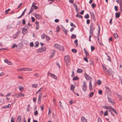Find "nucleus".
Returning a JSON list of instances; mask_svg holds the SVG:
<instances>
[{
  "instance_id": "f257e3e1",
  "label": "nucleus",
  "mask_w": 122,
  "mask_h": 122,
  "mask_svg": "<svg viewBox=\"0 0 122 122\" xmlns=\"http://www.w3.org/2000/svg\"><path fill=\"white\" fill-rule=\"evenodd\" d=\"M87 86L85 81L83 82V83L82 87V89L83 91L84 92H85L86 90Z\"/></svg>"
},
{
  "instance_id": "f03ea898",
  "label": "nucleus",
  "mask_w": 122,
  "mask_h": 122,
  "mask_svg": "<svg viewBox=\"0 0 122 122\" xmlns=\"http://www.w3.org/2000/svg\"><path fill=\"white\" fill-rule=\"evenodd\" d=\"M84 75L86 79L87 80H89L90 81H91L92 80V78L90 76H89V75H88L86 73H85L84 74Z\"/></svg>"
},
{
  "instance_id": "7ed1b4c3",
  "label": "nucleus",
  "mask_w": 122,
  "mask_h": 122,
  "mask_svg": "<svg viewBox=\"0 0 122 122\" xmlns=\"http://www.w3.org/2000/svg\"><path fill=\"white\" fill-rule=\"evenodd\" d=\"M65 61L67 63H69L70 61V57L69 56H66L64 57Z\"/></svg>"
},
{
  "instance_id": "20e7f679",
  "label": "nucleus",
  "mask_w": 122,
  "mask_h": 122,
  "mask_svg": "<svg viewBox=\"0 0 122 122\" xmlns=\"http://www.w3.org/2000/svg\"><path fill=\"white\" fill-rule=\"evenodd\" d=\"M46 49V47H43L37 50V51L39 53H41L43 51H45Z\"/></svg>"
},
{
  "instance_id": "39448f33",
  "label": "nucleus",
  "mask_w": 122,
  "mask_h": 122,
  "mask_svg": "<svg viewBox=\"0 0 122 122\" xmlns=\"http://www.w3.org/2000/svg\"><path fill=\"white\" fill-rule=\"evenodd\" d=\"M47 75L48 76H52V77H53V78L56 79V80H57V77L55 75L51 73L48 72L47 74Z\"/></svg>"
},
{
  "instance_id": "423d86ee",
  "label": "nucleus",
  "mask_w": 122,
  "mask_h": 122,
  "mask_svg": "<svg viewBox=\"0 0 122 122\" xmlns=\"http://www.w3.org/2000/svg\"><path fill=\"white\" fill-rule=\"evenodd\" d=\"M15 96L17 98H18L19 97H24L25 96V95L23 93H20L17 94L16 95H15Z\"/></svg>"
},
{
  "instance_id": "0eeeda50",
  "label": "nucleus",
  "mask_w": 122,
  "mask_h": 122,
  "mask_svg": "<svg viewBox=\"0 0 122 122\" xmlns=\"http://www.w3.org/2000/svg\"><path fill=\"white\" fill-rule=\"evenodd\" d=\"M42 95V93H39V96H38V102L39 103V104H40L41 103V98Z\"/></svg>"
},
{
  "instance_id": "6e6552de",
  "label": "nucleus",
  "mask_w": 122,
  "mask_h": 122,
  "mask_svg": "<svg viewBox=\"0 0 122 122\" xmlns=\"http://www.w3.org/2000/svg\"><path fill=\"white\" fill-rule=\"evenodd\" d=\"M4 62L7 63L8 64L10 65H12V63L10 61H9L8 60L5 59L4 60Z\"/></svg>"
},
{
  "instance_id": "1a4fd4ad",
  "label": "nucleus",
  "mask_w": 122,
  "mask_h": 122,
  "mask_svg": "<svg viewBox=\"0 0 122 122\" xmlns=\"http://www.w3.org/2000/svg\"><path fill=\"white\" fill-rule=\"evenodd\" d=\"M34 14L35 15V16L37 19L39 20L41 18V17L40 15L39 14H36L35 13H34Z\"/></svg>"
},
{
  "instance_id": "9d476101",
  "label": "nucleus",
  "mask_w": 122,
  "mask_h": 122,
  "mask_svg": "<svg viewBox=\"0 0 122 122\" xmlns=\"http://www.w3.org/2000/svg\"><path fill=\"white\" fill-rule=\"evenodd\" d=\"M90 30H91L93 31L95 29V27L94 24L91 23L90 25Z\"/></svg>"
},
{
  "instance_id": "9b49d317",
  "label": "nucleus",
  "mask_w": 122,
  "mask_h": 122,
  "mask_svg": "<svg viewBox=\"0 0 122 122\" xmlns=\"http://www.w3.org/2000/svg\"><path fill=\"white\" fill-rule=\"evenodd\" d=\"M106 89V92L107 94H110L111 92V91L106 86L105 87Z\"/></svg>"
},
{
  "instance_id": "f8f14e48",
  "label": "nucleus",
  "mask_w": 122,
  "mask_h": 122,
  "mask_svg": "<svg viewBox=\"0 0 122 122\" xmlns=\"http://www.w3.org/2000/svg\"><path fill=\"white\" fill-rule=\"evenodd\" d=\"M107 73L109 75H111V74H112V69H109L108 70H107Z\"/></svg>"
},
{
  "instance_id": "ddd939ff",
  "label": "nucleus",
  "mask_w": 122,
  "mask_h": 122,
  "mask_svg": "<svg viewBox=\"0 0 122 122\" xmlns=\"http://www.w3.org/2000/svg\"><path fill=\"white\" fill-rule=\"evenodd\" d=\"M81 120L82 122H87V119L83 117H81Z\"/></svg>"
},
{
  "instance_id": "4468645a",
  "label": "nucleus",
  "mask_w": 122,
  "mask_h": 122,
  "mask_svg": "<svg viewBox=\"0 0 122 122\" xmlns=\"http://www.w3.org/2000/svg\"><path fill=\"white\" fill-rule=\"evenodd\" d=\"M27 30V28H23L22 30L23 34L24 35L26 33Z\"/></svg>"
},
{
  "instance_id": "2eb2a0df",
  "label": "nucleus",
  "mask_w": 122,
  "mask_h": 122,
  "mask_svg": "<svg viewBox=\"0 0 122 122\" xmlns=\"http://www.w3.org/2000/svg\"><path fill=\"white\" fill-rule=\"evenodd\" d=\"M102 66L103 68L104 71L105 72H107V68L102 65Z\"/></svg>"
},
{
  "instance_id": "dca6fc26",
  "label": "nucleus",
  "mask_w": 122,
  "mask_h": 122,
  "mask_svg": "<svg viewBox=\"0 0 122 122\" xmlns=\"http://www.w3.org/2000/svg\"><path fill=\"white\" fill-rule=\"evenodd\" d=\"M89 90L90 91H91L92 90V84L91 82L90 81L89 82Z\"/></svg>"
},
{
  "instance_id": "f3484780",
  "label": "nucleus",
  "mask_w": 122,
  "mask_h": 122,
  "mask_svg": "<svg viewBox=\"0 0 122 122\" xmlns=\"http://www.w3.org/2000/svg\"><path fill=\"white\" fill-rule=\"evenodd\" d=\"M85 53L86 54V57H88L89 56V54L87 51L85 49H84Z\"/></svg>"
},
{
  "instance_id": "a211bd4d",
  "label": "nucleus",
  "mask_w": 122,
  "mask_h": 122,
  "mask_svg": "<svg viewBox=\"0 0 122 122\" xmlns=\"http://www.w3.org/2000/svg\"><path fill=\"white\" fill-rule=\"evenodd\" d=\"M35 23L36 25V29L37 30L39 28V23L38 21H36L35 22Z\"/></svg>"
},
{
  "instance_id": "6ab92c4d",
  "label": "nucleus",
  "mask_w": 122,
  "mask_h": 122,
  "mask_svg": "<svg viewBox=\"0 0 122 122\" xmlns=\"http://www.w3.org/2000/svg\"><path fill=\"white\" fill-rule=\"evenodd\" d=\"M120 12L116 13H115L116 17L117 18L119 17L120 15Z\"/></svg>"
},
{
  "instance_id": "aec40b11",
  "label": "nucleus",
  "mask_w": 122,
  "mask_h": 122,
  "mask_svg": "<svg viewBox=\"0 0 122 122\" xmlns=\"http://www.w3.org/2000/svg\"><path fill=\"white\" fill-rule=\"evenodd\" d=\"M58 49L59 50L61 51H63L64 50V47L63 46H61L60 45Z\"/></svg>"
},
{
  "instance_id": "412c9836",
  "label": "nucleus",
  "mask_w": 122,
  "mask_h": 122,
  "mask_svg": "<svg viewBox=\"0 0 122 122\" xmlns=\"http://www.w3.org/2000/svg\"><path fill=\"white\" fill-rule=\"evenodd\" d=\"M75 88V86H74L73 85L71 84V86L70 87V89L71 90H73V92H74V89Z\"/></svg>"
},
{
  "instance_id": "4be33fe9",
  "label": "nucleus",
  "mask_w": 122,
  "mask_h": 122,
  "mask_svg": "<svg viewBox=\"0 0 122 122\" xmlns=\"http://www.w3.org/2000/svg\"><path fill=\"white\" fill-rule=\"evenodd\" d=\"M43 90V88L42 87H41L37 91V92L36 93V95L38 93H39L40 92H42Z\"/></svg>"
},
{
  "instance_id": "5701e85b",
  "label": "nucleus",
  "mask_w": 122,
  "mask_h": 122,
  "mask_svg": "<svg viewBox=\"0 0 122 122\" xmlns=\"http://www.w3.org/2000/svg\"><path fill=\"white\" fill-rule=\"evenodd\" d=\"M60 45L58 44H55L54 45V47L57 49H58Z\"/></svg>"
},
{
  "instance_id": "b1692460",
  "label": "nucleus",
  "mask_w": 122,
  "mask_h": 122,
  "mask_svg": "<svg viewBox=\"0 0 122 122\" xmlns=\"http://www.w3.org/2000/svg\"><path fill=\"white\" fill-rule=\"evenodd\" d=\"M25 71H31L32 70V69L31 68H25Z\"/></svg>"
},
{
  "instance_id": "393cba45",
  "label": "nucleus",
  "mask_w": 122,
  "mask_h": 122,
  "mask_svg": "<svg viewBox=\"0 0 122 122\" xmlns=\"http://www.w3.org/2000/svg\"><path fill=\"white\" fill-rule=\"evenodd\" d=\"M21 120V116H18L17 118V122H20Z\"/></svg>"
},
{
  "instance_id": "a878e982",
  "label": "nucleus",
  "mask_w": 122,
  "mask_h": 122,
  "mask_svg": "<svg viewBox=\"0 0 122 122\" xmlns=\"http://www.w3.org/2000/svg\"><path fill=\"white\" fill-rule=\"evenodd\" d=\"M76 36L74 34H72L71 36V38L72 39H74L76 38Z\"/></svg>"
},
{
  "instance_id": "bb28decb",
  "label": "nucleus",
  "mask_w": 122,
  "mask_h": 122,
  "mask_svg": "<svg viewBox=\"0 0 122 122\" xmlns=\"http://www.w3.org/2000/svg\"><path fill=\"white\" fill-rule=\"evenodd\" d=\"M19 88L20 91H22L24 89V87L22 86H20L19 87Z\"/></svg>"
},
{
  "instance_id": "cd10ccee",
  "label": "nucleus",
  "mask_w": 122,
  "mask_h": 122,
  "mask_svg": "<svg viewBox=\"0 0 122 122\" xmlns=\"http://www.w3.org/2000/svg\"><path fill=\"white\" fill-rule=\"evenodd\" d=\"M110 107L115 114H117V113L115 109L114 108H112L110 106Z\"/></svg>"
},
{
  "instance_id": "c85d7f7f",
  "label": "nucleus",
  "mask_w": 122,
  "mask_h": 122,
  "mask_svg": "<svg viewBox=\"0 0 122 122\" xmlns=\"http://www.w3.org/2000/svg\"><path fill=\"white\" fill-rule=\"evenodd\" d=\"M92 18L94 20H95V15L93 13H92L91 14Z\"/></svg>"
},
{
  "instance_id": "c756f323",
  "label": "nucleus",
  "mask_w": 122,
  "mask_h": 122,
  "mask_svg": "<svg viewBox=\"0 0 122 122\" xmlns=\"http://www.w3.org/2000/svg\"><path fill=\"white\" fill-rule=\"evenodd\" d=\"M82 70L81 69H79L77 70V72L78 73H81L82 72Z\"/></svg>"
},
{
  "instance_id": "7c9ffc66",
  "label": "nucleus",
  "mask_w": 122,
  "mask_h": 122,
  "mask_svg": "<svg viewBox=\"0 0 122 122\" xmlns=\"http://www.w3.org/2000/svg\"><path fill=\"white\" fill-rule=\"evenodd\" d=\"M63 31L64 32L65 34L66 35H67V31L66 30L64 27L62 28Z\"/></svg>"
},
{
  "instance_id": "2f4dec72",
  "label": "nucleus",
  "mask_w": 122,
  "mask_h": 122,
  "mask_svg": "<svg viewBox=\"0 0 122 122\" xmlns=\"http://www.w3.org/2000/svg\"><path fill=\"white\" fill-rule=\"evenodd\" d=\"M38 86L37 84H34L32 85V87L33 88H36Z\"/></svg>"
},
{
  "instance_id": "473e14b6",
  "label": "nucleus",
  "mask_w": 122,
  "mask_h": 122,
  "mask_svg": "<svg viewBox=\"0 0 122 122\" xmlns=\"http://www.w3.org/2000/svg\"><path fill=\"white\" fill-rule=\"evenodd\" d=\"M74 43L75 44L76 46H77L78 45V40L77 39L76 40L74 41Z\"/></svg>"
},
{
  "instance_id": "72a5a7b5",
  "label": "nucleus",
  "mask_w": 122,
  "mask_h": 122,
  "mask_svg": "<svg viewBox=\"0 0 122 122\" xmlns=\"http://www.w3.org/2000/svg\"><path fill=\"white\" fill-rule=\"evenodd\" d=\"M53 101L54 105L55 106H57V104L56 103V100L55 99H53Z\"/></svg>"
},
{
  "instance_id": "f704fd0d",
  "label": "nucleus",
  "mask_w": 122,
  "mask_h": 122,
  "mask_svg": "<svg viewBox=\"0 0 122 122\" xmlns=\"http://www.w3.org/2000/svg\"><path fill=\"white\" fill-rule=\"evenodd\" d=\"M76 16L77 17H78L79 18H83V16L81 15H80L78 14H77L76 15Z\"/></svg>"
},
{
  "instance_id": "c9c22d12",
  "label": "nucleus",
  "mask_w": 122,
  "mask_h": 122,
  "mask_svg": "<svg viewBox=\"0 0 122 122\" xmlns=\"http://www.w3.org/2000/svg\"><path fill=\"white\" fill-rule=\"evenodd\" d=\"M56 32H58L60 30V27H59V26H57V27L56 28Z\"/></svg>"
},
{
  "instance_id": "e433bc0d",
  "label": "nucleus",
  "mask_w": 122,
  "mask_h": 122,
  "mask_svg": "<svg viewBox=\"0 0 122 122\" xmlns=\"http://www.w3.org/2000/svg\"><path fill=\"white\" fill-rule=\"evenodd\" d=\"M116 2L119 4L122 3V0H117Z\"/></svg>"
},
{
  "instance_id": "4c0bfd02",
  "label": "nucleus",
  "mask_w": 122,
  "mask_h": 122,
  "mask_svg": "<svg viewBox=\"0 0 122 122\" xmlns=\"http://www.w3.org/2000/svg\"><path fill=\"white\" fill-rule=\"evenodd\" d=\"M14 117L12 116L11 117V122H14Z\"/></svg>"
},
{
  "instance_id": "58836bf2",
  "label": "nucleus",
  "mask_w": 122,
  "mask_h": 122,
  "mask_svg": "<svg viewBox=\"0 0 122 122\" xmlns=\"http://www.w3.org/2000/svg\"><path fill=\"white\" fill-rule=\"evenodd\" d=\"M113 36L115 38L118 37V35L116 33H115L114 34Z\"/></svg>"
},
{
  "instance_id": "ea45409f",
  "label": "nucleus",
  "mask_w": 122,
  "mask_h": 122,
  "mask_svg": "<svg viewBox=\"0 0 122 122\" xmlns=\"http://www.w3.org/2000/svg\"><path fill=\"white\" fill-rule=\"evenodd\" d=\"M45 33L43 34L41 36V38L42 39H44L45 38Z\"/></svg>"
},
{
  "instance_id": "a19ab883",
  "label": "nucleus",
  "mask_w": 122,
  "mask_h": 122,
  "mask_svg": "<svg viewBox=\"0 0 122 122\" xmlns=\"http://www.w3.org/2000/svg\"><path fill=\"white\" fill-rule=\"evenodd\" d=\"M54 53L55 51H54L52 53H51V54L50 56V58H52L54 56Z\"/></svg>"
},
{
  "instance_id": "79ce46f5",
  "label": "nucleus",
  "mask_w": 122,
  "mask_h": 122,
  "mask_svg": "<svg viewBox=\"0 0 122 122\" xmlns=\"http://www.w3.org/2000/svg\"><path fill=\"white\" fill-rule=\"evenodd\" d=\"M117 95L118 96L120 100H121L122 99V97L121 95L117 94Z\"/></svg>"
},
{
  "instance_id": "37998d69",
  "label": "nucleus",
  "mask_w": 122,
  "mask_h": 122,
  "mask_svg": "<svg viewBox=\"0 0 122 122\" xmlns=\"http://www.w3.org/2000/svg\"><path fill=\"white\" fill-rule=\"evenodd\" d=\"M94 94V93L93 92H91L89 95V97H92Z\"/></svg>"
},
{
  "instance_id": "c03bdc74",
  "label": "nucleus",
  "mask_w": 122,
  "mask_h": 122,
  "mask_svg": "<svg viewBox=\"0 0 122 122\" xmlns=\"http://www.w3.org/2000/svg\"><path fill=\"white\" fill-rule=\"evenodd\" d=\"M102 107H103L104 108L106 109H108L110 108V107H109L107 106H103Z\"/></svg>"
},
{
  "instance_id": "a18cd8bd",
  "label": "nucleus",
  "mask_w": 122,
  "mask_h": 122,
  "mask_svg": "<svg viewBox=\"0 0 122 122\" xmlns=\"http://www.w3.org/2000/svg\"><path fill=\"white\" fill-rule=\"evenodd\" d=\"M39 45V43L38 42H36V45L34 47H37Z\"/></svg>"
},
{
  "instance_id": "49530a36",
  "label": "nucleus",
  "mask_w": 122,
  "mask_h": 122,
  "mask_svg": "<svg viewBox=\"0 0 122 122\" xmlns=\"http://www.w3.org/2000/svg\"><path fill=\"white\" fill-rule=\"evenodd\" d=\"M37 4L36 2L33 3L32 4L31 7H34L35 6H36L35 5Z\"/></svg>"
},
{
  "instance_id": "de8ad7c7",
  "label": "nucleus",
  "mask_w": 122,
  "mask_h": 122,
  "mask_svg": "<svg viewBox=\"0 0 122 122\" xmlns=\"http://www.w3.org/2000/svg\"><path fill=\"white\" fill-rule=\"evenodd\" d=\"M93 31L91 30H90V35L91 36H92L93 35Z\"/></svg>"
},
{
  "instance_id": "09e8293b",
  "label": "nucleus",
  "mask_w": 122,
  "mask_h": 122,
  "mask_svg": "<svg viewBox=\"0 0 122 122\" xmlns=\"http://www.w3.org/2000/svg\"><path fill=\"white\" fill-rule=\"evenodd\" d=\"M70 25L71 26H73L74 27H76V26L74 25L72 23H71L70 24Z\"/></svg>"
},
{
  "instance_id": "8fccbe9b",
  "label": "nucleus",
  "mask_w": 122,
  "mask_h": 122,
  "mask_svg": "<svg viewBox=\"0 0 122 122\" xmlns=\"http://www.w3.org/2000/svg\"><path fill=\"white\" fill-rule=\"evenodd\" d=\"M89 18V15L88 14H87L86 15L85 17V18L86 19H87Z\"/></svg>"
},
{
  "instance_id": "3c124183",
  "label": "nucleus",
  "mask_w": 122,
  "mask_h": 122,
  "mask_svg": "<svg viewBox=\"0 0 122 122\" xmlns=\"http://www.w3.org/2000/svg\"><path fill=\"white\" fill-rule=\"evenodd\" d=\"M51 109L50 108H49V111L48 113V114L49 116L51 114Z\"/></svg>"
},
{
  "instance_id": "603ef678",
  "label": "nucleus",
  "mask_w": 122,
  "mask_h": 122,
  "mask_svg": "<svg viewBox=\"0 0 122 122\" xmlns=\"http://www.w3.org/2000/svg\"><path fill=\"white\" fill-rule=\"evenodd\" d=\"M17 47V46L15 44H14L13 46H12V48H14L15 47Z\"/></svg>"
},
{
  "instance_id": "864d4df0",
  "label": "nucleus",
  "mask_w": 122,
  "mask_h": 122,
  "mask_svg": "<svg viewBox=\"0 0 122 122\" xmlns=\"http://www.w3.org/2000/svg\"><path fill=\"white\" fill-rule=\"evenodd\" d=\"M108 115V112L107 111H106L104 113V116H107Z\"/></svg>"
},
{
  "instance_id": "5fc2aeb1",
  "label": "nucleus",
  "mask_w": 122,
  "mask_h": 122,
  "mask_svg": "<svg viewBox=\"0 0 122 122\" xmlns=\"http://www.w3.org/2000/svg\"><path fill=\"white\" fill-rule=\"evenodd\" d=\"M119 4L120 8V10L121 11H122V3H121Z\"/></svg>"
},
{
  "instance_id": "6e6d98bb",
  "label": "nucleus",
  "mask_w": 122,
  "mask_h": 122,
  "mask_svg": "<svg viewBox=\"0 0 122 122\" xmlns=\"http://www.w3.org/2000/svg\"><path fill=\"white\" fill-rule=\"evenodd\" d=\"M10 10L9 9L6 10L5 11V13H6V14H7V13L9 12V11Z\"/></svg>"
},
{
  "instance_id": "4d7b16f0",
  "label": "nucleus",
  "mask_w": 122,
  "mask_h": 122,
  "mask_svg": "<svg viewBox=\"0 0 122 122\" xmlns=\"http://www.w3.org/2000/svg\"><path fill=\"white\" fill-rule=\"evenodd\" d=\"M78 78L77 76H76L73 78V80L74 81L76 80H78Z\"/></svg>"
},
{
  "instance_id": "13d9d810",
  "label": "nucleus",
  "mask_w": 122,
  "mask_h": 122,
  "mask_svg": "<svg viewBox=\"0 0 122 122\" xmlns=\"http://www.w3.org/2000/svg\"><path fill=\"white\" fill-rule=\"evenodd\" d=\"M11 92H10V93H8L5 96V97H8V96H10L11 95Z\"/></svg>"
},
{
  "instance_id": "bf43d9fd",
  "label": "nucleus",
  "mask_w": 122,
  "mask_h": 122,
  "mask_svg": "<svg viewBox=\"0 0 122 122\" xmlns=\"http://www.w3.org/2000/svg\"><path fill=\"white\" fill-rule=\"evenodd\" d=\"M97 122H102L101 119L99 117L98 119Z\"/></svg>"
},
{
  "instance_id": "052dcab7",
  "label": "nucleus",
  "mask_w": 122,
  "mask_h": 122,
  "mask_svg": "<svg viewBox=\"0 0 122 122\" xmlns=\"http://www.w3.org/2000/svg\"><path fill=\"white\" fill-rule=\"evenodd\" d=\"M96 6V5L94 3H92V6L93 8H94Z\"/></svg>"
},
{
  "instance_id": "680f3d73",
  "label": "nucleus",
  "mask_w": 122,
  "mask_h": 122,
  "mask_svg": "<svg viewBox=\"0 0 122 122\" xmlns=\"http://www.w3.org/2000/svg\"><path fill=\"white\" fill-rule=\"evenodd\" d=\"M46 40L47 41H49L50 40V38L48 36H46Z\"/></svg>"
},
{
  "instance_id": "e2e57ef3",
  "label": "nucleus",
  "mask_w": 122,
  "mask_h": 122,
  "mask_svg": "<svg viewBox=\"0 0 122 122\" xmlns=\"http://www.w3.org/2000/svg\"><path fill=\"white\" fill-rule=\"evenodd\" d=\"M31 19L32 21L33 22H34L35 20V18L33 17H31Z\"/></svg>"
},
{
  "instance_id": "0e129e2a",
  "label": "nucleus",
  "mask_w": 122,
  "mask_h": 122,
  "mask_svg": "<svg viewBox=\"0 0 122 122\" xmlns=\"http://www.w3.org/2000/svg\"><path fill=\"white\" fill-rule=\"evenodd\" d=\"M38 114V111L37 110H36L34 112V115L35 116L37 114Z\"/></svg>"
},
{
  "instance_id": "69168bd1",
  "label": "nucleus",
  "mask_w": 122,
  "mask_h": 122,
  "mask_svg": "<svg viewBox=\"0 0 122 122\" xmlns=\"http://www.w3.org/2000/svg\"><path fill=\"white\" fill-rule=\"evenodd\" d=\"M5 75V73L4 72H1L0 73V76H1Z\"/></svg>"
},
{
  "instance_id": "338daca9",
  "label": "nucleus",
  "mask_w": 122,
  "mask_h": 122,
  "mask_svg": "<svg viewBox=\"0 0 122 122\" xmlns=\"http://www.w3.org/2000/svg\"><path fill=\"white\" fill-rule=\"evenodd\" d=\"M71 51L72 52L74 53H76V50L74 49H72Z\"/></svg>"
},
{
  "instance_id": "774afa93",
  "label": "nucleus",
  "mask_w": 122,
  "mask_h": 122,
  "mask_svg": "<svg viewBox=\"0 0 122 122\" xmlns=\"http://www.w3.org/2000/svg\"><path fill=\"white\" fill-rule=\"evenodd\" d=\"M70 103V105H71L73 104L74 103L73 101L72 100H70L69 101Z\"/></svg>"
}]
</instances>
